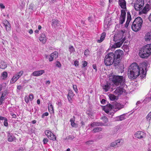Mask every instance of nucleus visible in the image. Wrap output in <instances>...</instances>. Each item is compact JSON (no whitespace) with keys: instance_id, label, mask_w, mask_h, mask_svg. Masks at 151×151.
Segmentation results:
<instances>
[{"instance_id":"f257e3e1","label":"nucleus","mask_w":151,"mask_h":151,"mask_svg":"<svg viewBox=\"0 0 151 151\" xmlns=\"http://www.w3.org/2000/svg\"><path fill=\"white\" fill-rule=\"evenodd\" d=\"M140 68L136 63H132L128 70V75L129 78L133 79L136 78L140 74Z\"/></svg>"},{"instance_id":"f03ea898","label":"nucleus","mask_w":151,"mask_h":151,"mask_svg":"<svg viewBox=\"0 0 151 151\" xmlns=\"http://www.w3.org/2000/svg\"><path fill=\"white\" fill-rule=\"evenodd\" d=\"M151 53V44H148L144 47L139 52V56L143 58L148 57Z\"/></svg>"},{"instance_id":"7ed1b4c3","label":"nucleus","mask_w":151,"mask_h":151,"mask_svg":"<svg viewBox=\"0 0 151 151\" xmlns=\"http://www.w3.org/2000/svg\"><path fill=\"white\" fill-rule=\"evenodd\" d=\"M113 54V58L115 60L114 66H116L119 64V63L124 55L123 51L120 50H116L114 53L111 52Z\"/></svg>"},{"instance_id":"20e7f679","label":"nucleus","mask_w":151,"mask_h":151,"mask_svg":"<svg viewBox=\"0 0 151 151\" xmlns=\"http://www.w3.org/2000/svg\"><path fill=\"white\" fill-rule=\"evenodd\" d=\"M143 21L142 18L139 17L136 18L132 23V30L135 32L139 30L142 27Z\"/></svg>"},{"instance_id":"39448f33","label":"nucleus","mask_w":151,"mask_h":151,"mask_svg":"<svg viewBox=\"0 0 151 151\" xmlns=\"http://www.w3.org/2000/svg\"><path fill=\"white\" fill-rule=\"evenodd\" d=\"M112 80L116 86H124L125 79L122 76H114Z\"/></svg>"},{"instance_id":"423d86ee","label":"nucleus","mask_w":151,"mask_h":151,"mask_svg":"<svg viewBox=\"0 0 151 151\" xmlns=\"http://www.w3.org/2000/svg\"><path fill=\"white\" fill-rule=\"evenodd\" d=\"M113 55L112 53L109 52L106 56L104 58V62L106 65L110 66L114 63V64L115 60L114 58Z\"/></svg>"},{"instance_id":"0eeeda50","label":"nucleus","mask_w":151,"mask_h":151,"mask_svg":"<svg viewBox=\"0 0 151 151\" xmlns=\"http://www.w3.org/2000/svg\"><path fill=\"white\" fill-rule=\"evenodd\" d=\"M144 0H137L134 4V8L135 10H139L142 9L144 5Z\"/></svg>"},{"instance_id":"6e6552de","label":"nucleus","mask_w":151,"mask_h":151,"mask_svg":"<svg viewBox=\"0 0 151 151\" xmlns=\"http://www.w3.org/2000/svg\"><path fill=\"white\" fill-rule=\"evenodd\" d=\"M123 142V140L121 139H118L114 142H111L110 146L112 147H119L121 146Z\"/></svg>"},{"instance_id":"1a4fd4ad","label":"nucleus","mask_w":151,"mask_h":151,"mask_svg":"<svg viewBox=\"0 0 151 151\" xmlns=\"http://www.w3.org/2000/svg\"><path fill=\"white\" fill-rule=\"evenodd\" d=\"M124 86H121L117 87L116 89L114 91V93L118 95H120L123 92L125 93V90L123 88Z\"/></svg>"},{"instance_id":"9d476101","label":"nucleus","mask_w":151,"mask_h":151,"mask_svg":"<svg viewBox=\"0 0 151 151\" xmlns=\"http://www.w3.org/2000/svg\"><path fill=\"white\" fill-rule=\"evenodd\" d=\"M124 33V32L122 31L118 34L115 35L114 37V40L115 42H116L118 40H122L123 38V34Z\"/></svg>"},{"instance_id":"9b49d317","label":"nucleus","mask_w":151,"mask_h":151,"mask_svg":"<svg viewBox=\"0 0 151 151\" xmlns=\"http://www.w3.org/2000/svg\"><path fill=\"white\" fill-rule=\"evenodd\" d=\"M126 16V12L124 9L121 10V14L119 18V22L121 24H122L124 22Z\"/></svg>"},{"instance_id":"f8f14e48","label":"nucleus","mask_w":151,"mask_h":151,"mask_svg":"<svg viewBox=\"0 0 151 151\" xmlns=\"http://www.w3.org/2000/svg\"><path fill=\"white\" fill-rule=\"evenodd\" d=\"M58 56V53L57 52H54L51 53L50 56L45 55L46 58L47 59L48 58L50 61H52L54 59L57 58Z\"/></svg>"},{"instance_id":"ddd939ff","label":"nucleus","mask_w":151,"mask_h":151,"mask_svg":"<svg viewBox=\"0 0 151 151\" xmlns=\"http://www.w3.org/2000/svg\"><path fill=\"white\" fill-rule=\"evenodd\" d=\"M91 127H93L94 126H109L110 125L109 124H104L101 122H94L91 123Z\"/></svg>"},{"instance_id":"4468645a","label":"nucleus","mask_w":151,"mask_h":151,"mask_svg":"<svg viewBox=\"0 0 151 151\" xmlns=\"http://www.w3.org/2000/svg\"><path fill=\"white\" fill-rule=\"evenodd\" d=\"M142 68L141 72V73L142 74V76H141V77L143 78L146 76L147 65L146 63H143L142 64Z\"/></svg>"},{"instance_id":"2eb2a0df","label":"nucleus","mask_w":151,"mask_h":151,"mask_svg":"<svg viewBox=\"0 0 151 151\" xmlns=\"http://www.w3.org/2000/svg\"><path fill=\"white\" fill-rule=\"evenodd\" d=\"M125 40L126 38L124 37L119 42H118L116 43H115L114 44L111 46V48H115L117 47H120Z\"/></svg>"},{"instance_id":"dca6fc26","label":"nucleus","mask_w":151,"mask_h":151,"mask_svg":"<svg viewBox=\"0 0 151 151\" xmlns=\"http://www.w3.org/2000/svg\"><path fill=\"white\" fill-rule=\"evenodd\" d=\"M3 24L5 27L6 30L7 31H8L10 30V24L8 21L6 20H4L3 21Z\"/></svg>"},{"instance_id":"f3484780","label":"nucleus","mask_w":151,"mask_h":151,"mask_svg":"<svg viewBox=\"0 0 151 151\" xmlns=\"http://www.w3.org/2000/svg\"><path fill=\"white\" fill-rule=\"evenodd\" d=\"M134 135L135 137L139 139L142 138L145 136L144 133L141 131L137 132Z\"/></svg>"},{"instance_id":"a211bd4d","label":"nucleus","mask_w":151,"mask_h":151,"mask_svg":"<svg viewBox=\"0 0 151 151\" xmlns=\"http://www.w3.org/2000/svg\"><path fill=\"white\" fill-rule=\"evenodd\" d=\"M119 5L123 9H126V2L125 0H119Z\"/></svg>"},{"instance_id":"6ab92c4d","label":"nucleus","mask_w":151,"mask_h":151,"mask_svg":"<svg viewBox=\"0 0 151 151\" xmlns=\"http://www.w3.org/2000/svg\"><path fill=\"white\" fill-rule=\"evenodd\" d=\"M113 108L115 109H117L118 110H120L123 108V106L121 105L120 104L118 103L116 101H115L113 104Z\"/></svg>"},{"instance_id":"aec40b11","label":"nucleus","mask_w":151,"mask_h":151,"mask_svg":"<svg viewBox=\"0 0 151 151\" xmlns=\"http://www.w3.org/2000/svg\"><path fill=\"white\" fill-rule=\"evenodd\" d=\"M44 73V70H39L35 71L32 73V75L34 76H38L41 75Z\"/></svg>"},{"instance_id":"412c9836","label":"nucleus","mask_w":151,"mask_h":151,"mask_svg":"<svg viewBox=\"0 0 151 151\" xmlns=\"http://www.w3.org/2000/svg\"><path fill=\"white\" fill-rule=\"evenodd\" d=\"M73 96L74 94L72 91V90H69L68 94V101L70 103L72 102L71 99Z\"/></svg>"},{"instance_id":"4be33fe9","label":"nucleus","mask_w":151,"mask_h":151,"mask_svg":"<svg viewBox=\"0 0 151 151\" xmlns=\"http://www.w3.org/2000/svg\"><path fill=\"white\" fill-rule=\"evenodd\" d=\"M59 21L57 19H53L52 23V27L56 28L59 26Z\"/></svg>"},{"instance_id":"5701e85b","label":"nucleus","mask_w":151,"mask_h":151,"mask_svg":"<svg viewBox=\"0 0 151 151\" xmlns=\"http://www.w3.org/2000/svg\"><path fill=\"white\" fill-rule=\"evenodd\" d=\"M39 39L43 43H45L46 41V37L45 34L42 33L40 37H39Z\"/></svg>"},{"instance_id":"b1692460","label":"nucleus","mask_w":151,"mask_h":151,"mask_svg":"<svg viewBox=\"0 0 151 151\" xmlns=\"http://www.w3.org/2000/svg\"><path fill=\"white\" fill-rule=\"evenodd\" d=\"M7 137H8V141L9 142H12L14 140V137L12 136V134L10 133L9 132H7Z\"/></svg>"},{"instance_id":"393cba45","label":"nucleus","mask_w":151,"mask_h":151,"mask_svg":"<svg viewBox=\"0 0 151 151\" xmlns=\"http://www.w3.org/2000/svg\"><path fill=\"white\" fill-rule=\"evenodd\" d=\"M146 41H147L151 40V32L147 33L145 36Z\"/></svg>"},{"instance_id":"a878e982","label":"nucleus","mask_w":151,"mask_h":151,"mask_svg":"<svg viewBox=\"0 0 151 151\" xmlns=\"http://www.w3.org/2000/svg\"><path fill=\"white\" fill-rule=\"evenodd\" d=\"M105 35L106 33L105 32H103L101 35L100 39L98 40L97 42L98 43H100L102 42L104 39Z\"/></svg>"},{"instance_id":"bb28decb","label":"nucleus","mask_w":151,"mask_h":151,"mask_svg":"<svg viewBox=\"0 0 151 151\" xmlns=\"http://www.w3.org/2000/svg\"><path fill=\"white\" fill-rule=\"evenodd\" d=\"M7 67V65L3 61H1L0 62V68L1 69H5Z\"/></svg>"},{"instance_id":"cd10ccee","label":"nucleus","mask_w":151,"mask_h":151,"mask_svg":"<svg viewBox=\"0 0 151 151\" xmlns=\"http://www.w3.org/2000/svg\"><path fill=\"white\" fill-rule=\"evenodd\" d=\"M102 87L105 92L107 91L110 87V86L108 85V83H107L106 85H103Z\"/></svg>"},{"instance_id":"c85d7f7f","label":"nucleus","mask_w":151,"mask_h":151,"mask_svg":"<svg viewBox=\"0 0 151 151\" xmlns=\"http://www.w3.org/2000/svg\"><path fill=\"white\" fill-rule=\"evenodd\" d=\"M131 17L129 12H127V17L126 22L129 24L131 20Z\"/></svg>"},{"instance_id":"c756f323","label":"nucleus","mask_w":151,"mask_h":151,"mask_svg":"<svg viewBox=\"0 0 151 151\" xmlns=\"http://www.w3.org/2000/svg\"><path fill=\"white\" fill-rule=\"evenodd\" d=\"M102 130V128L101 127H96L94 128L92 130V131L94 133H96L101 131Z\"/></svg>"},{"instance_id":"7c9ffc66","label":"nucleus","mask_w":151,"mask_h":151,"mask_svg":"<svg viewBox=\"0 0 151 151\" xmlns=\"http://www.w3.org/2000/svg\"><path fill=\"white\" fill-rule=\"evenodd\" d=\"M48 138L50 140L53 141L56 140V137L52 133L51 135L49 136L48 137Z\"/></svg>"},{"instance_id":"2f4dec72","label":"nucleus","mask_w":151,"mask_h":151,"mask_svg":"<svg viewBox=\"0 0 151 151\" xmlns=\"http://www.w3.org/2000/svg\"><path fill=\"white\" fill-rule=\"evenodd\" d=\"M109 97L110 100L111 101H115L117 100L116 96L113 94H110Z\"/></svg>"},{"instance_id":"473e14b6","label":"nucleus","mask_w":151,"mask_h":151,"mask_svg":"<svg viewBox=\"0 0 151 151\" xmlns=\"http://www.w3.org/2000/svg\"><path fill=\"white\" fill-rule=\"evenodd\" d=\"M74 120L72 119H70V121L71 122V125L73 127H76V125L75 123L74 122Z\"/></svg>"},{"instance_id":"72a5a7b5","label":"nucleus","mask_w":151,"mask_h":151,"mask_svg":"<svg viewBox=\"0 0 151 151\" xmlns=\"http://www.w3.org/2000/svg\"><path fill=\"white\" fill-rule=\"evenodd\" d=\"M120 119V121H122L125 119V115L124 114L118 116Z\"/></svg>"},{"instance_id":"f704fd0d","label":"nucleus","mask_w":151,"mask_h":151,"mask_svg":"<svg viewBox=\"0 0 151 151\" xmlns=\"http://www.w3.org/2000/svg\"><path fill=\"white\" fill-rule=\"evenodd\" d=\"M23 73V71L21 70L19 72H18L16 75L19 78L21 76Z\"/></svg>"},{"instance_id":"c9c22d12","label":"nucleus","mask_w":151,"mask_h":151,"mask_svg":"<svg viewBox=\"0 0 151 151\" xmlns=\"http://www.w3.org/2000/svg\"><path fill=\"white\" fill-rule=\"evenodd\" d=\"M146 119L147 121H150L151 119V111L147 115L146 117Z\"/></svg>"},{"instance_id":"e433bc0d","label":"nucleus","mask_w":151,"mask_h":151,"mask_svg":"<svg viewBox=\"0 0 151 151\" xmlns=\"http://www.w3.org/2000/svg\"><path fill=\"white\" fill-rule=\"evenodd\" d=\"M105 106H106L109 109L111 110L113 108V105H112L110 104H108Z\"/></svg>"},{"instance_id":"4c0bfd02","label":"nucleus","mask_w":151,"mask_h":151,"mask_svg":"<svg viewBox=\"0 0 151 151\" xmlns=\"http://www.w3.org/2000/svg\"><path fill=\"white\" fill-rule=\"evenodd\" d=\"M52 133L51 131L49 130H47L45 132V134L47 136L48 138V137Z\"/></svg>"},{"instance_id":"58836bf2","label":"nucleus","mask_w":151,"mask_h":151,"mask_svg":"<svg viewBox=\"0 0 151 151\" xmlns=\"http://www.w3.org/2000/svg\"><path fill=\"white\" fill-rule=\"evenodd\" d=\"M1 75L4 77V79H6L7 76V73L6 72H4L2 73Z\"/></svg>"},{"instance_id":"ea45409f","label":"nucleus","mask_w":151,"mask_h":151,"mask_svg":"<svg viewBox=\"0 0 151 151\" xmlns=\"http://www.w3.org/2000/svg\"><path fill=\"white\" fill-rule=\"evenodd\" d=\"M102 119L103 120V122H104V124L108 122V119L106 116H104L102 118Z\"/></svg>"},{"instance_id":"a19ab883","label":"nucleus","mask_w":151,"mask_h":151,"mask_svg":"<svg viewBox=\"0 0 151 151\" xmlns=\"http://www.w3.org/2000/svg\"><path fill=\"white\" fill-rule=\"evenodd\" d=\"M4 126L7 127L8 126L7 119L6 118H5L4 122Z\"/></svg>"},{"instance_id":"79ce46f5","label":"nucleus","mask_w":151,"mask_h":151,"mask_svg":"<svg viewBox=\"0 0 151 151\" xmlns=\"http://www.w3.org/2000/svg\"><path fill=\"white\" fill-rule=\"evenodd\" d=\"M69 51L70 52V53H72L75 51V49L72 46H70L69 47Z\"/></svg>"},{"instance_id":"37998d69","label":"nucleus","mask_w":151,"mask_h":151,"mask_svg":"<svg viewBox=\"0 0 151 151\" xmlns=\"http://www.w3.org/2000/svg\"><path fill=\"white\" fill-rule=\"evenodd\" d=\"M104 110L105 112L107 114H109L110 109H109L108 108H107L106 106H105L104 108Z\"/></svg>"},{"instance_id":"c03bdc74","label":"nucleus","mask_w":151,"mask_h":151,"mask_svg":"<svg viewBox=\"0 0 151 151\" xmlns=\"http://www.w3.org/2000/svg\"><path fill=\"white\" fill-rule=\"evenodd\" d=\"M75 138V137L74 136L71 135H69L68 137V139L69 140H73L74 138Z\"/></svg>"},{"instance_id":"a18cd8bd","label":"nucleus","mask_w":151,"mask_h":151,"mask_svg":"<svg viewBox=\"0 0 151 151\" xmlns=\"http://www.w3.org/2000/svg\"><path fill=\"white\" fill-rule=\"evenodd\" d=\"M25 3H24V1H23L22 2L21 4L20 5L19 8L20 9H22L24 7V6Z\"/></svg>"},{"instance_id":"49530a36","label":"nucleus","mask_w":151,"mask_h":151,"mask_svg":"<svg viewBox=\"0 0 151 151\" xmlns=\"http://www.w3.org/2000/svg\"><path fill=\"white\" fill-rule=\"evenodd\" d=\"M6 96L4 94H3L2 93L1 96L0 98V99L4 101L6 99Z\"/></svg>"},{"instance_id":"de8ad7c7","label":"nucleus","mask_w":151,"mask_h":151,"mask_svg":"<svg viewBox=\"0 0 151 151\" xmlns=\"http://www.w3.org/2000/svg\"><path fill=\"white\" fill-rule=\"evenodd\" d=\"M50 105L48 106L49 110V111L51 110V111H53V106H52V104L50 103Z\"/></svg>"},{"instance_id":"09e8293b","label":"nucleus","mask_w":151,"mask_h":151,"mask_svg":"<svg viewBox=\"0 0 151 151\" xmlns=\"http://www.w3.org/2000/svg\"><path fill=\"white\" fill-rule=\"evenodd\" d=\"M94 142L93 140H89L88 141H87L85 142L86 144L87 145H91L92 144V142Z\"/></svg>"},{"instance_id":"8fccbe9b","label":"nucleus","mask_w":151,"mask_h":151,"mask_svg":"<svg viewBox=\"0 0 151 151\" xmlns=\"http://www.w3.org/2000/svg\"><path fill=\"white\" fill-rule=\"evenodd\" d=\"M73 88L74 90L76 92V93H77L78 91V89L77 88V86L76 85H73Z\"/></svg>"},{"instance_id":"3c124183","label":"nucleus","mask_w":151,"mask_h":151,"mask_svg":"<svg viewBox=\"0 0 151 151\" xmlns=\"http://www.w3.org/2000/svg\"><path fill=\"white\" fill-rule=\"evenodd\" d=\"M89 52V50L88 49H86L85 50L84 54L85 55L87 56L88 55Z\"/></svg>"},{"instance_id":"603ef678","label":"nucleus","mask_w":151,"mask_h":151,"mask_svg":"<svg viewBox=\"0 0 151 151\" xmlns=\"http://www.w3.org/2000/svg\"><path fill=\"white\" fill-rule=\"evenodd\" d=\"M141 12L145 14L147 12V9L145 7L142 10Z\"/></svg>"},{"instance_id":"864d4df0","label":"nucleus","mask_w":151,"mask_h":151,"mask_svg":"<svg viewBox=\"0 0 151 151\" xmlns=\"http://www.w3.org/2000/svg\"><path fill=\"white\" fill-rule=\"evenodd\" d=\"M43 143L44 144H46L48 142V139L47 138H44L43 140Z\"/></svg>"},{"instance_id":"5fc2aeb1","label":"nucleus","mask_w":151,"mask_h":151,"mask_svg":"<svg viewBox=\"0 0 151 151\" xmlns=\"http://www.w3.org/2000/svg\"><path fill=\"white\" fill-rule=\"evenodd\" d=\"M48 114H49L48 112H45V113H44L42 115V118H44L45 116H47L48 115Z\"/></svg>"},{"instance_id":"6e6d98bb","label":"nucleus","mask_w":151,"mask_h":151,"mask_svg":"<svg viewBox=\"0 0 151 151\" xmlns=\"http://www.w3.org/2000/svg\"><path fill=\"white\" fill-rule=\"evenodd\" d=\"M56 66L58 67H60L61 66V65L59 62L58 61L56 62Z\"/></svg>"},{"instance_id":"4d7b16f0","label":"nucleus","mask_w":151,"mask_h":151,"mask_svg":"<svg viewBox=\"0 0 151 151\" xmlns=\"http://www.w3.org/2000/svg\"><path fill=\"white\" fill-rule=\"evenodd\" d=\"M33 95L32 94H30L29 96V99L31 101L33 99Z\"/></svg>"},{"instance_id":"13d9d810","label":"nucleus","mask_w":151,"mask_h":151,"mask_svg":"<svg viewBox=\"0 0 151 151\" xmlns=\"http://www.w3.org/2000/svg\"><path fill=\"white\" fill-rule=\"evenodd\" d=\"M93 68L95 70V71L96 72L97 71V69L96 64H94L93 65Z\"/></svg>"},{"instance_id":"bf43d9fd","label":"nucleus","mask_w":151,"mask_h":151,"mask_svg":"<svg viewBox=\"0 0 151 151\" xmlns=\"http://www.w3.org/2000/svg\"><path fill=\"white\" fill-rule=\"evenodd\" d=\"M12 78H14V79L16 81L19 79V78L17 77V76L16 75L12 77Z\"/></svg>"},{"instance_id":"052dcab7","label":"nucleus","mask_w":151,"mask_h":151,"mask_svg":"<svg viewBox=\"0 0 151 151\" xmlns=\"http://www.w3.org/2000/svg\"><path fill=\"white\" fill-rule=\"evenodd\" d=\"M14 78H12L10 81V83H13L16 82V81L14 79Z\"/></svg>"},{"instance_id":"680f3d73","label":"nucleus","mask_w":151,"mask_h":151,"mask_svg":"<svg viewBox=\"0 0 151 151\" xmlns=\"http://www.w3.org/2000/svg\"><path fill=\"white\" fill-rule=\"evenodd\" d=\"M10 115L12 116L13 118H15L16 117V115L12 113H10Z\"/></svg>"},{"instance_id":"e2e57ef3","label":"nucleus","mask_w":151,"mask_h":151,"mask_svg":"<svg viewBox=\"0 0 151 151\" xmlns=\"http://www.w3.org/2000/svg\"><path fill=\"white\" fill-rule=\"evenodd\" d=\"M74 64L75 66H77L78 65V62L77 60H76L74 62Z\"/></svg>"},{"instance_id":"0e129e2a","label":"nucleus","mask_w":151,"mask_h":151,"mask_svg":"<svg viewBox=\"0 0 151 151\" xmlns=\"http://www.w3.org/2000/svg\"><path fill=\"white\" fill-rule=\"evenodd\" d=\"M0 7L1 9H4L5 8V6L2 4H0Z\"/></svg>"},{"instance_id":"69168bd1","label":"nucleus","mask_w":151,"mask_h":151,"mask_svg":"<svg viewBox=\"0 0 151 151\" xmlns=\"http://www.w3.org/2000/svg\"><path fill=\"white\" fill-rule=\"evenodd\" d=\"M33 8V5L32 4H30L29 6V9L32 10Z\"/></svg>"},{"instance_id":"338daca9","label":"nucleus","mask_w":151,"mask_h":151,"mask_svg":"<svg viewBox=\"0 0 151 151\" xmlns=\"http://www.w3.org/2000/svg\"><path fill=\"white\" fill-rule=\"evenodd\" d=\"M119 118V117L118 116H117L116 117L114 118V119L115 120V121H120V119Z\"/></svg>"},{"instance_id":"774afa93","label":"nucleus","mask_w":151,"mask_h":151,"mask_svg":"<svg viewBox=\"0 0 151 151\" xmlns=\"http://www.w3.org/2000/svg\"><path fill=\"white\" fill-rule=\"evenodd\" d=\"M87 62L86 61H84L83 63V67H86L87 65Z\"/></svg>"}]
</instances>
